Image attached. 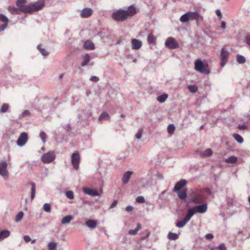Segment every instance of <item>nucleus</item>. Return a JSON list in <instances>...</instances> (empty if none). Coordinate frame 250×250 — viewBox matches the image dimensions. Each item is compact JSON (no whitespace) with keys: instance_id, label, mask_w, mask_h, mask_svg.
<instances>
[{"instance_id":"f257e3e1","label":"nucleus","mask_w":250,"mask_h":250,"mask_svg":"<svg viewBox=\"0 0 250 250\" xmlns=\"http://www.w3.org/2000/svg\"><path fill=\"white\" fill-rule=\"evenodd\" d=\"M136 12L135 8L131 6L127 10L119 9L112 14V18L116 21H122L126 20L128 17L132 16Z\"/></svg>"},{"instance_id":"f03ea898","label":"nucleus","mask_w":250,"mask_h":250,"mask_svg":"<svg viewBox=\"0 0 250 250\" xmlns=\"http://www.w3.org/2000/svg\"><path fill=\"white\" fill-rule=\"evenodd\" d=\"M194 69L196 71L205 75H208L210 73L208 62L206 61H202L200 58L195 61Z\"/></svg>"},{"instance_id":"7ed1b4c3","label":"nucleus","mask_w":250,"mask_h":250,"mask_svg":"<svg viewBox=\"0 0 250 250\" xmlns=\"http://www.w3.org/2000/svg\"><path fill=\"white\" fill-rule=\"evenodd\" d=\"M44 5V0H39L37 2L28 5L26 13H31L41 9Z\"/></svg>"},{"instance_id":"20e7f679","label":"nucleus","mask_w":250,"mask_h":250,"mask_svg":"<svg viewBox=\"0 0 250 250\" xmlns=\"http://www.w3.org/2000/svg\"><path fill=\"white\" fill-rule=\"evenodd\" d=\"M190 196L191 201L195 204H200L204 199V193L202 191L193 192Z\"/></svg>"},{"instance_id":"39448f33","label":"nucleus","mask_w":250,"mask_h":250,"mask_svg":"<svg viewBox=\"0 0 250 250\" xmlns=\"http://www.w3.org/2000/svg\"><path fill=\"white\" fill-rule=\"evenodd\" d=\"M229 52L228 49L223 47L221 49L220 60V65L222 67H224L228 61L229 56Z\"/></svg>"},{"instance_id":"423d86ee","label":"nucleus","mask_w":250,"mask_h":250,"mask_svg":"<svg viewBox=\"0 0 250 250\" xmlns=\"http://www.w3.org/2000/svg\"><path fill=\"white\" fill-rule=\"evenodd\" d=\"M56 155L53 151H49L42 155L41 158L42 161L44 164H49L55 160Z\"/></svg>"},{"instance_id":"0eeeda50","label":"nucleus","mask_w":250,"mask_h":250,"mask_svg":"<svg viewBox=\"0 0 250 250\" xmlns=\"http://www.w3.org/2000/svg\"><path fill=\"white\" fill-rule=\"evenodd\" d=\"M8 164L6 161H2L0 163V175L4 180H7L9 178V172L7 169Z\"/></svg>"},{"instance_id":"6e6552de","label":"nucleus","mask_w":250,"mask_h":250,"mask_svg":"<svg viewBox=\"0 0 250 250\" xmlns=\"http://www.w3.org/2000/svg\"><path fill=\"white\" fill-rule=\"evenodd\" d=\"M80 157L78 151L73 153L71 157V161L73 167L76 169H78L79 167Z\"/></svg>"},{"instance_id":"1a4fd4ad","label":"nucleus","mask_w":250,"mask_h":250,"mask_svg":"<svg viewBox=\"0 0 250 250\" xmlns=\"http://www.w3.org/2000/svg\"><path fill=\"white\" fill-rule=\"evenodd\" d=\"M165 45L169 49H174L179 47L176 40L172 37H168L165 42Z\"/></svg>"},{"instance_id":"9d476101","label":"nucleus","mask_w":250,"mask_h":250,"mask_svg":"<svg viewBox=\"0 0 250 250\" xmlns=\"http://www.w3.org/2000/svg\"><path fill=\"white\" fill-rule=\"evenodd\" d=\"M27 140L28 135L27 133L22 132L17 141V144L19 146H22L26 143Z\"/></svg>"},{"instance_id":"9b49d317","label":"nucleus","mask_w":250,"mask_h":250,"mask_svg":"<svg viewBox=\"0 0 250 250\" xmlns=\"http://www.w3.org/2000/svg\"><path fill=\"white\" fill-rule=\"evenodd\" d=\"M193 208L196 213H204L207 211L208 206L206 203H204L201 205L194 206Z\"/></svg>"},{"instance_id":"f8f14e48","label":"nucleus","mask_w":250,"mask_h":250,"mask_svg":"<svg viewBox=\"0 0 250 250\" xmlns=\"http://www.w3.org/2000/svg\"><path fill=\"white\" fill-rule=\"evenodd\" d=\"M83 191L84 193L91 196H97L100 195L99 192L95 189L84 187L83 188Z\"/></svg>"},{"instance_id":"ddd939ff","label":"nucleus","mask_w":250,"mask_h":250,"mask_svg":"<svg viewBox=\"0 0 250 250\" xmlns=\"http://www.w3.org/2000/svg\"><path fill=\"white\" fill-rule=\"evenodd\" d=\"M93 12V10L90 8H84L81 10L80 16L83 18H87L92 15Z\"/></svg>"},{"instance_id":"4468645a","label":"nucleus","mask_w":250,"mask_h":250,"mask_svg":"<svg viewBox=\"0 0 250 250\" xmlns=\"http://www.w3.org/2000/svg\"><path fill=\"white\" fill-rule=\"evenodd\" d=\"M26 0H17L16 5L18 8H21L22 12L26 13L28 5H25Z\"/></svg>"},{"instance_id":"2eb2a0df","label":"nucleus","mask_w":250,"mask_h":250,"mask_svg":"<svg viewBox=\"0 0 250 250\" xmlns=\"http://www.w3.org/2000/svg\"><path fill=\"white\" fill-rule=\"evenodd\" d=\"M187 184V181L186 180L182 179L178 182L175 185L173 191H176L181 190Z\"/></svg>"},{"instance_id":"dca6fc26","label":"nucleus","mask_w":250,"mask_h":250,"mask_svg":"<svg viewBox=\"0 0 250 250\" xmlns=\"http://www.w3.org/2000/svg\"><path fill=\"white\" fill-rule=\"evenodd\" d=\"M132 48L134 50L140 49L142 46V42L138 39H133L131 40Z\"/></svg>"},{"instance_id":"f3484780","label":"nucleus","mask_w":250,"mask_h":250,"mask_svg":"<svg viewBox=\"0 0 250 250\" xmlns=\"http://www.w3.org/2000/svg\"><path fill=\"white\" fill-rule=\"evenodd\" d=\"M133 174L132 171H127L125 172L123 176L122 182L124 184H126L129 181L131 175Z\"/></svg>"},{"instance_id":"a211bd4d","label":"nucleus","mask_w":250,"mask_h":250,"mask_svg":"<svg viewBox=\"0 0 250 250\" xmlns=\"http://www.w3.org/2000/svg\"><path fill=\"white\" fill-rule=\"evenodd\" d=\"M10 235V231L8 230H1L0 229V242L8 238Z\"/></svg>"},{"instance_id":"6ab92c4d","label":"nucleus","mask_w":250,"mask_h":250,"mask_svg":"<svg viewBox=\"0 0 250 250\" xmlns=\"http://www.w3.org/2000/svg\"><path fill=\"white\" fill-rule=\"evenodd\" d=\"M176 192H177L178 197L181 200H184L186 198L187 196V193L186 190L181 189L177 190Z\"/></svg>"},{"instance_id":"aec40b11","label":"nucleus","mask_w":250,"mask_h":250,"mask_svg":"<svg viewBox=\"0 0 250 250\" xmlns=\"http://www.w3.org/2000/svg\"><path fill=\"white\" fill-rule=\"evenodd\" d=\"M83 46L85 49L88 50H93L95 48L94 44L89 40L85 42Z\"/></svg>"},{"instance_id":"412c9836","label":"nucleus","mask_w":250,"mask_h":250,"mask_svg":"<svg viewBox=\"0 0 250 250\" xmlns=\"http://www.w3.org/2000/svg\"><path fill=\"white\" fill-rule=\"evenodd\" d=\"M85 225L90 229H94L97 226V222L95 220L89 219L85 222Z\"/></svg>"},{"instance_id":"4be33fe9","label":"nucleus","mask_w":250,"mask_h":250,"mask_svg":"<svg viewBox=\"0 0 250 250\" xmlns=\"http://www.w3.org/2000/svg\"><path fill=\"white\" fill-rule=\"evenodd\" d=\"M72 219V216L70 215H66L61 220V223L62 224H69Z\"/></svg>"},{"instance_id":"5701e85b","label":"nucleus","mask_w":250,"mask_h":250,"mask_svg":"<svg viewBox=\"0 0 250 250\" xmlns=\"http://www.w3.org/2000/svg\"><path fill=\"white\" fill-rule=\"evenodd\" d=\"M90 60V57L89 54H86L83 57V61L81 63L82 66H84L87 64Z\"/></svg>"},{"instance_id":"b1692460","label":"nucleus","mask_w":250,"mask_h":250,"mask_svg":"<svg viewBox=\"0 0 250 250\" xmlns=\"http://www.w3.org/2000/svg\"><path fill=\"white\" fill-rule=\"evenodd\" d=\"M141 228V225L140 223H137L136 228L134 229H130L129 230L128 233L129 235H135L137 233L138 231Z\"/></svg>"},{"instance_id":"393cba45","label":"nucleus","mask_w":250,"mask_h":250,"mask_svg":"<svg viewBox=\"0 0 250 250\" xmlns=\"http://www.w3.org/2000/svg\"><path fill=\"white\" fill-rule=\"evenodd\" d=\"M30 185H31V199L33 200L35 196L36 193V185L34 183H31Z\"/></svg>"},{"instance_id":"a878e982","label":"nucleus","mask_w":250,"mask_h":250,"mask_svg":"<svg viewBox=\"0 0 250 250\" xmlns=\"http://www.w3.org/2000/svg\"><path fill=\"white\" fill-rule=\"evenodd\" d=\"M110 118L109 114L106 112H103L99 117V121L108 120Z\"/></svg>"},{"instance_id":"bb28decb","label":"nucleus","mask_w":250,"mask_h":250,"mask_svg":"<svg viewBox=\"0 0 250 250\" xmlns=\"http://www.w3.org/2000/svg\"><path fill=\"white\" fill-rule=\"evenodd\" d=\"M167 238L171 240H175L179 238V235L176 233L169 232L167 235Z\"/></svg>"},{"instance_id":"cd10ccee","label":"nucleus","mask_w":250,"mask_h":250,"mask_svg":"<svg viewBox=\"0 0 250 250\" xmlns=\"http://www.w3.org/2000/svg\"><path fill=\"white\" fill-rule=\"evenodd\" d=\"M180 21L182 22H186L189 21V16L188 12L183 14L180 18Z\"/></svg>"},{"instance_id":"c85d7f7f","label":"nucleus","mask_w":250,"mask_h":250,"mask_svg":"<svg viewBox=\"0 0 250 250\" xmlns=\"http://www.w3.org/2000/svg\"><path fill=\"white\" fill-rule=\"evenodd\" d=\"M236 61L238 63L243 64L246 62V59L243 56L238 54L236 55Z\"/></svg>"},{"instance_id":"c756f323","label":"nucleus","mask_w":250,"mask_h":250,"mask_svg":"<svg viewBox=\"0 0 250 250\" xmlns=\"http://www.w3.org/2000/svg\"><path fill=\"white\" fill-rule=\"evenodd\" d=\"M212 154V151L210 148H208L204 151L201 153V155L203 157H208L211 155Z\"/></svg>"},{"instance_id":"7c9ffc66","label":"nucleus","mask_w":250,"mask_h":250,"mask_svg":"<svg viewBox=\"0 0 250 250\" xmlns=\"http://www.w3.org/2000/svg\"><path fill=\"white\" fill-rule=\"evenodd\" d=\"M168 96L167 94H163L157 97V100L161 103H164L167 99V98Z\"/></svg>"},{"instance_id":"2f4dec72","label":"nucleus","mask_w":250,"mask_h":250,"mask_svg":"<svg viewBox=\"0 0 250 250\" xmlns=\"http://www.w3.org/2000/svg\"><path fill=\"white\" fill-rule=\"evenodd\" d=\"M190 21H195L199 13L197 12H188Z\"/></svg>"},{"instance_id":"473e14b6","label":"nucleus","mask_w":250,"mask_h":250,"mask_svg":"<svg viewBox=\"0 0 250 250\" xmlns=\"http://www.w3.org/2000/svg\"><path fill=\"white\" fill-rule=\"evenodd\" d=\"M237 158L234 156H231L225 159V162L228 163L233 164L237 161Z\"/></svg>"},{"instance_id":"72a5a7b5","label":"nucleus","mask_w":250,"mask_h":250,"mask_svg":"<svg viewBox=\"0 0 250 250\" xmlns=\"http://www.w3.org/2000/svg\"><path fill=\"white\" fill-rule=\"evenodd\" d=\"M147 40L149 43L154 44L156 41V38L154 36L150 34L148 35Z\"/></svg>"},{"instance_id":"f704fd0d","label":"nucleus","mask_w":250,"mask_h":250,"mask_svg":"<svg viewBox=\"0 0 250 250\" xmlns=\"http://www.w3.org/2000/svg\"><path fill=\"white\" fill-rule=\"evenodd\" d=\"M233 137L238 143L241 144L243 142V138L240 135L238 134H233Z\"/></svg>"},{"instance_id":"c9c22d12","label":"nucleus","mask_w":250,"mask_h":250,"mask_svg":"<svg viewBox=\"0 0 250 250\" xmlns=\"http://www.w3.org/2000/svg\"><path fill=\"white\" fill-rule=\"evenodd\" d=\"M10 10L12 14H19L21 12H22L21 10V8H16L14 7L10 8Z\"/></svg>"},{"instance_id":"e433bc0d","label":"nucleus","mask_w":250,"mask_h":250,"mask_svg":"<svg viewBox=\"0 0 250 250\" xmlns=\"http://www.w3.org/2000/svg\"><path fill=\"white\" fill-rule=\"evenodd\" d=\"M57 243L55 242H49L48 244V250H55L57 248Z\"/></svg>"},{"instance_id":"4c0bfd02","label":"nucleus","mask_w":250,"mask_h":250,"mask_svg":"<svg viewBox=\"0 0 250 250\" xmlns=\"http://www.w3.org/2000/svg\"><path fill=\"white\" fill-rule=\"evenodd\" d=\"M37 47H38V49H39L40 52L42 54V55H43L44 56H46L49 54V53L47 50H46L44 48H42L41 47V45H38Z\"/></svg>"},{"instance_id":"58836bf2","label":"nucleus","mask_w":250,"mask_h":250,"mask_svg":"<svg viewBox=\"0 0 250 250\" xmlns=\"http://www.w3.org/2000/svg\"><path fill=\"white\" fill-rule=\"evenodd\" d=\"M204 18L199 13L196 19V25L197 26H199L201 22L203 21Z\"/></svg>"},{"instance_id":"ea45409f","label":"nucleus","mask_w":250,"mask_h":250,"mask_svg":"<svg viewBox=\"0 0 250 250\" xmlns=\"http://www.w3.org/2000/svg\"><path fill=\"white\" fill-rule=\"evenodd\" d=\"M188 90L192 93H195L197 90L198 87L195 85L190 84L188 86Z\"/></svg>"},{"instance_id":"a19ab883","label":"nucleus","mask_w":250,"mask_h":250,"mask_svg":"<svg viewBox=\"0 0 250 250\" xmlns=\"http://www.w3.org/2000/svg\"><path fill=\"white\" fill-rule=\"evenodd\" d=\"M9 107V106L8 104H3L1 106V108L0 110V113L6 112L7 111V110L8 109Z\"/></svg>"},{"instance_id":"79ce46f5","label":"nucleus","mask_w":250,"mask_h":250,"mask_svg":"<svg viewBox=\"0 0 250 250\" xmlns=\"http://www.w3.org/2000/svg\"><path fill=\"white\" fill-rule=\"evenodd\" d=\"M23 216V212L22 211L19 212L16 215L15 221L18 222L21 220Z\"/></svg>"},{"instance_id":"37998d69","label":"nucleus","mask_w":250,"mask_h":250,"mask_svg":"<svg viewBox=\"0 0 250 250\" xmlns=\"http://www.w3.org/2000/svg\"><path fill=\"white\" fill-rule=\"evenodd\" d=\"M40 138L43 143L45 144L46 142V134L44 131H41L40 133Z\"/></svg>"},{"instance_id":"c03bdc74","label":"nucleus","mask_w":250,"mask_h":250,"mask_svg":"<svg viewBox=\"0 0 250 250\" xmlns=\"http://www.w3.org/2000/svg\"><path fill=\"white\" fill-rule=\"evenodd\" d=\"M244 42L248 46L250 47V34H247L245 36Z\"/></svg>"},{"instance_id":"a18cd8bd","label":"nucleus","mask_w":250,"mask_h":250,"mask_svg":"<svg viewBox=\"0 0 250 250\" xmlns=\"http://www.w3.org/2000/svg\"><path fill=\"white\" fill-rule=\"evenodd\" d=\"M187 223H186L184 220H182L181 221H178L176 224V226L179 228H183Z\"/></svg>"},{"instance_id":"49530a36","label":"nucleus","mask_w":250,"mask_h":250,"mask_svg":"<svg viewBox=\"0 0 250 250\" xmlns=\"http://www.w3.org/2000/svg\"><path fill=\"white\" fill-rule=\"evenodd\" d=\"M195 213H196V212L193 208L192 207L188 210L187 215L191 218Z\"/></svg>"},{"instance_id":"de8ad7c7","label":"nucleus","mask_w":250,"mask_h":250,"mask_svg":"<svg viewBox=\"0 0 250 250\" xmlns=\"http://www.w3.org/2000/svg\"><path fill=\"white\" fill-rule=\"evenodd\" d=\"M175 130V126L173 124H170L167 127V132L169 134H172Z\"/></svg>"},{"instance_id":"09e8293b","label":"nucleus","mask_w":250,"mask_h":250,"mask_svg":"<svg viewBox=\"0 0 250 250\" xmlns=\"http://www.w3.org/2000/svg\"><path fill=\"white\" fill-rule=\"evenodd\" d=\"M43 209L46 212H50L51 206L48 203H45L43 205Z\"/></svg>"},{"instance_id":"8fccbe9b","label":"nucleus","mask_w":250,"mask_h":250,"mask_svg":"<svg viewBox=\"0 0 250 250\" xmlns=\"http://www.w3.org/2000/svg\"><path fill=\"white\" fill-rule=\"evenodd\" d=\"M65 195L67 198L69 199H73L74 198V193L71 190H69L66 192Z\"/></svg>"},{"instance_id":"3c124183","label":"nucleus","mask_w":250,"mask_h":250,"mask_svg":"<svg viewBox=\"0 0 250 250\" xmlns=\"http://www.w3.org/2000/svg\"><path fill=\"white\" fill-rule=\"evenodd\" d=\"M0 21L3 22H8L9 20L6 16L2 14H0Z\"/></svg>"},{"instance_id":"603ef678","label":"nucleus","mask_w":250,"mask_h":250,"mask_svg":"<svg viewBox=\"0 0 250 250\" xmlns=\"http://www.w3.org/2000/svg\"><path fill=\"white\" fill-rule=\"evenodd\" d=\"M143 130L142 128L139 129L136 133L135 137L137 139H140L142 138Z\"/></svg>"},{"instance_id":"864d4df0","label":"nucleus","mask_w":250,"mask_h":250,"mask_svg":"<svg viewBox=\"0 0 250 250\" xmlns=\"http://www.w3.org/2000/svg\"><path fill=\"white\" fill-rule=\"evenodd\" d=\"M136 201L139 203H144L145 202V200L143 196H140L136 198Z\"/></svg>"},{"instance_id":"5fc2aeb1","label":"nucleus","mask_w":250,"mask_h":250,"mask_svg":"<svg viewBox=\"0 0 250 250\" xmlns=\"http://www.w3.org/2000/svg\"><path fill=\"white\" fill-rule=\"evenodd\" d=\"M30 115V112L28 110H25L23 111L21 114V115L20 116V117H23L24 116H29Z\"/></svg>"},{"instance_id":"6e6d98bb","label":"nucleus","mask_w":250,"mask_h":250,"mask_svg":"<svg viewBox=\"0 0 250 250\" xmlns=\"http://www.w3.org/2000/svg\"><path fill=\"white\" fill-rule=\"evenodd\" d=\"M239 130H246L248 128V125H239L237 126Z\"/></svg>"},{"instance_id":"4d7b16f0","label":"nucleus","mask_w":250,"mask_h":250,"mask_svg":"<svg viewBox=\"0 0 250 250\" xmlns=\"http://www.w3.org/2000/svg\"><path fill=\"white\" fill-rule=\"evenodd\" d=\"M8 22H3L2 24L0 25V32L3 31L7 26Z\"/></svg>"},{"instance_id":"13d9d810","label":"nucleus","mask_w":250,"mask_h":250,"mask_svg":"<svg viewBox=\"0 0 250 250\" xmlns=\"http://www.w3.org/2000/svg\"><path fill=\"white\" fill-rule=\"evenodd\" d=\"M217 248L219 250H227L225 245L223 243L220 244Z\"/></svg>"},{"instance_id":"bf43d9fd","label":"nucleus","mask_w":250,"mask_h":250,"mask_svg":"<svg viewBox=\"0 0 250 250\" xmlns=\"http://www.w3.org/2000/svg\"><path fill=\"white\" fill-rule=\"evenodd\" d=\"M90 80L92 82H97L99 80V78L97 76H91L90 78Z\"/></svg>"},{"instance_id":"052dcab7","label":"nucleus","mask_w":250,"mask_h":250,"mask_svg":"<svg viewBox=\"0 0 250 250\" xmlns=\"http://www.w3.org/2000/svg\"><path fill=\"white\" fill-rule=\"evenodd\" d=\"M216 14L219 17V19L221 20L222 18V15L221 11L219 9H217L216 11Z\"/></svg>"},{"instance_id":"680f3d73","label":"nucleus","mask_w":250,"mask_h":250,"mask_svg":"<svg viewBox=\"0 0 250 250\" xmlns=\"http://www.w3.org/2000/svg\"><path fill=\"white\" fill-rule=\"evenodd\" d=\"M205 238L207 239L210 240V239H212L213 238V235L211 233H208V234H207L206 235Z\"/></svg>"},{"instance_id":"e2e57ef3","label":"nucleus","mask_w":250,"mask_h":250,"mask_svg":"<svg viewBox=\"0 0 250 250\" xmlns=\"http://www.w3.org/2000/svg\"><path fill=\"white\" fill-rule=\"evenodd\" d=\"M23 239L25 241V242L27 243L30 242L31 240L30 237L28 235L24 236Z\"/></svg>"},{"instance_id":"0e129e2a","label":"nucleus","mask_w":250,"mask_h":250,"mask_svg":"<svg viewBox=\"0 0 250 250\" xmlns=\"http://www.w3.org/2000/svg\"><path fill=\"white\" fill-rule=\"evenodd\" d=\"M117 203H118L117 201L114 200L113 202V203L111 204V205H110L109 208H114V207H115L116 206V205H117Z\"/></svg>"},{"instance_id":"69168bd1","label":"nucleus","mask_w":250,"mask_h":250,"mask_svg":"<svg viewBox=\"0 0 250 250\" xmlns=\"http://www.w3.org/2000/svg\"><path fill=\"white\" fill-rule=\"evenodd\" d=\"M133 207L132 206H127L126 208H125V210L127 212H130L132 210H133Z\"/></svg>"},{"instance_id":"338daca9","label":"nucleus","mask_w":250,"mask_h":250,"mask_svg":"<svg viewBox=\"0 0 250 250\" xmlns=\"http://www.w3.org/2000/svg\"><path fill=\"white\" fill-rule=\"evenodd\" d=\"M191 219L189 216L186 214L185 218L183 219L186 223H188Z\"/></svg>"},{"instance_id":"774afa93","label":"nucleus","mask_w":250,"mask_h":250,"mask_svg":"<svg viewBox=\"0 0 250 250\" xmlns=\"http://www.w3.org/2000/svg\"><path fill=\"white\" fill-rule=\"evenodd\" d=\"M221 27L222 29H224L226 27V23L224 21H222L221 24Z\"/></svg>"}]
</instances>
